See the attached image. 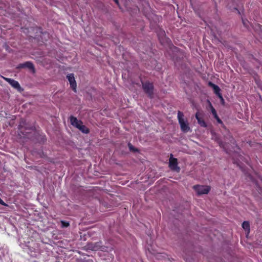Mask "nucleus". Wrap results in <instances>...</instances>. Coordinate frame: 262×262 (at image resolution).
<instances>
[{
	"instance_id": "obj_1",
	"label": "nucleus",
	"mask_w": 262,
	"mask_h": 262,
	"mask_svg": "<svg viewBox=\"0 0 262 262\" xmlns=\"http://www.w3.org/2000/svg\"><path fill=\"white\" fill-rule=\"evenodd\" d=\"M178 118L180 125L181 130L184 133H187L190 130L188 123L187 120L184 118L183 113L180 111L178 113Z\"/></svg>"
},
{
	"instance_id": "obj_2",
	"label": "nucleus",
	"mask_w": 262,
	"mask_h": 262,
	"mask_svg": "<svg viewBox=\"0 0 262 262\" xmlns=\"http://www.w3.org/2000/svg\"><path fill=\"white\" fill-rule=\"evenodd\" d=\"M70 122L71 124L78 128L81 132L87 134L89 133V129L84 125L82 122L78 120L76 118L73 116L70 117Z\"/></svg>"
},
{
	"instance_id": "obj_3",
	"label": "nucleus",
	"mask_w": 262,
	"mask_h": 262,
	"mask_svg": "<svg viewBox=\"0 0 262 262\" xmlns=\"http://www.w3.org/2000/svg\"><path fill=\"white\" fill-rule=\"evenodd\" d=\"M193 188L199 195L207 194L210 191V187L207 186L195 185Z\"/></svg>"
},
{
	"instance_id": "obj_4",
	"label": "nucleus",
	"mask_w": 262,
	"mask_h": 262,
	"mask_svg": "<svg viewBox=\"0 0 262 262\" xmlns=\"http://www.w3.org/2000/svg\"><path fill=\"white\" fill-rule=\"evenodd\" d=\"M169 167L173 170L179 172L180 170L179 167L178 166V161L176 158L170 157L169 159Z\"/></svg>"
},
{
	"instance_id": "obj_5",
	"label": "nucleus",
	"mask_w": 262,
	"mask_h": 262,
	"mask_svg": "<svg viewBox=\"0 0 262 262\" xmlns=\"http://www.w3.org/2000/svg\"><path fill=\"white\" fill-rule=\"evenodd\" d=\"M143 88L144 91L148 94V95L151 97L152 94L153 85L149 82H145L143 83Z\"/></svg>"
},
{
	"instance_id": "obj_6",
	"label": "nucleus",
	"mask_w": 262,
	"mask_h": 262,
	"mask_svg": "<svg viewBox=\"0 0 262 262\" xmlns=\"http://www.w3.org/2000/svg\"><path fill=\"white\" fill-rule=\"evenodd\" d=\"M4 79L8 82L9 83L13 86L14 88L18 90V91H20L21 87L19 84V83L13 79L8 78H4Z\"/></svg>"
},
{
	"instance_id": "obj_7",
	"label": "nucleus",
	"mask_w": 262,
	"mask_h": 262,
	"mask_svg": "<svg viewBox=\"0 0 262 262\" xmlns=\"http://www.w3.org/2000/svg\"><path fill=\"white\" fill-rule=\"evenodd\" d=\"M67 78L70 83L71 88L75 91L76 88V83L74 76V74H70L67 75Z\"/></svg>"
},
{
	"instance_id": "obj_8",
	"label": "nucleus",
	"mask_w": 262,
	"mask_h": 262,
	"mask_svg": "<svg viewBox=\"0 0 262 262\" xmlns=\"http://www.w3.org/2000/svg\"><path fill=\"white\" fill-rule=\"evenodd\" d=\"M209 85L213 88L214 93L218 96V97L221 99V100L223 101V98L221 94L220 93V88L217 85L211 83V82H209Z\"/></svg>"
},
{
	"instance_id": "obj_9",
	"label": "nucleus",
	"mask_w": 262,
	"mask_h": 262,
	"mask_svg": "<svg viewBox=\"0 0 262 262\" xmlns=\"http://www.w3.org/2000/svg\"><path fill=\"white\" fill-rule=\"evenodd\" d=\"M19 67L20 68H27L30 70L34 72V68L33 63L30 61H27L25 62L24 63L21 64L19 65Z\"/></svg>"
},
{
	"instance_id": "obj_10",
	"label": "nucleus",
	"mask_w": 262,
	"mask_h": 262,
	"mask_svg": "<svg viewBox=\"0 0 262 262\" xmlns=\"http://www.w3.org/2000/svg\"><path fill=\"white\" fill-rule=\"evenodd\" d=\"M195 118H196V119L198 120V123L201 126H203V127H206V124L205 122L203 120H202L201 118L199 117V115L198 113H196V114H195Z\"/></svg>"
},
{
	"instance_id": "obj_11",
	"label": "nucleus",
	"mask_w": 262,
	"mask_h": 262,
	"mask_svg": "<svg viewBox=\"0 0 262 262\" xmlns=\"http://www.w3.org/2000/svg\"><path fill=\"white\" fill-rule=\"evenodd\" d=\"M208 102L209 109H210V110L211 111V112L213 116H214V118H217V115L215 110L214 108V107H213L211 102L209 101H208Z\"/></svg>"
},
{
	"instance_id": "obj_12",
	"label": "nucleus",
	"mask_w": 262,
	"mask_h": 262,
	"mask_svg": "<svg viewBox=\"0 0 262 262\" xmlns=\"http://www.w3.org/2000/svg\"><path fill=\"white\" fill-rule=\"evenodd\" d=\"M242 227L246 231L248 232V233H249L250 231V226L248 222H244L242 224Z\"/></svg>"
},
{
	"instance_id": "obj_13",
	"label": "nucleus",
	"mask_w": 262,
	"mask_h": 262,
	"mask_svg": "<svg viewBox=\"0 0 262 262\" xmlns=\"http://www.w3.org/2000/svg\"><path fill=\"white\" fill-rule=\"evenodd\" d=\"M61 224H62V226L65 227H67L69 226V223L66 222L64 221H61Z\"/></svg>"
},
{
	"instance_id": "obj_14",
	"label": "nucleus",
	"mask_w": 262,
	"mask_h": 262,
	"mask_svg": "<svg viewBox=\"0 0 262 262\" xmlns=\"http://www.w3.org/2000/svg\"><path fill=\"white\" fill-rule=\"evenodd\" d=\"M128 145V147H129V149H130V150H134V147H133V146L132 145V144H131L129 143Z\"/></svg>"
},
{
	"instance_id": "obj_15",
	"label": "nucleus",
	"mask_w": 262,
	"mask_h": 262,
	"mask_svg": "<svg viewBox=\"0 0 262 262\" xmlns=\"http://www.w3.org/2000/svg\"><path fill=\"white\" fill-rule=\"evenodd\" d=\"M215 118L216 119V121H217V122L219 123H222L221 120L219 118V117L218 116H217V118Z\"/></svg>"
},
{
	"instance_id": "obj_16",
	"label": "nucleus",
	"mask_w": 262,
	"mask_h": 262,
	"mask_svg": "<svg viewBox=\"0 0 262 262\" xmlns=\"http://www.w3.org/2000/svg\"><path fill=\"white\" fill-rule=\"evenodd\" d=\"M220 146L223 147L224 148H225V149L226 148L224 145L222 143H220Z\"/></svg>"
},
{
	"instance_id": "obj_17",
	"label": "nucleus",
	"mask_w": 262,
	"mask_h": 262,
	"mask_svg": "<svg viewBox=\"0 0 262 262\" xmlns=\"http://www.w3.org/2000/svg\"><path fill=\"white\" fill-rule=\"evenodd\" d=\"M114 1L115 2V3H116V4H118V0H114Z\"/></svg>"
},
{
	"instance_id": "obj_18",
	"label": "nucleus",
	"mask_w": 262,
	"mask_h": 262,
	"mask_svg": "<svg viewBox=\"0 0 262 262\" xmlns=\"http://www.w3.org/2000/svg\"><path fill=\"white\" fill-rule=\"evenodd\" d=\"M243 24H244V25L247 26V25L246 24L244 20H243Z\"/></svg>"
},
{
	"instance_id": "obj_19",
	"label": "nucleus",
	"mask_w": 262,
	"mask_h": 262,
	"mask_svg": "<svg viewBox=\"0 0 262 262\" xmlns=\"http://www.w3.org/2000/svg\"><path fill=\"white\" fill-rule=\"evenodd\" d=\"M33 262H37V261H34Z\"/></svg>"
}]
</instances>
